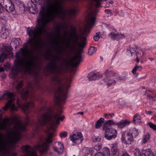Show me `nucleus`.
<instances>
[{"mask_svg": "<svg viewBox=\"0 0 156 156\" xmlns=\"http://www.w3.org/2000/svg\"><path fill=\"white\" fill-rule=\"evenodd\" d=\"M14 96L13 94L11 92H7L5 93L3 95V97L4 99H10L8 102L6 103L5 106L3 107L2 109H0L1 110V119L3 120L4 118H2V115L3 114L5 111H7L8 109H9L11 112H12L15 111H17L18 110V107L16 106L15 104V99L13 98ZM21 101L20 99L18 98L17 100L16 104L17 106L20 108H22L23 110L25 112L26 115V122L25 124H23L20 121H19L18 118L16 117H14L12 118L7 117L8 119H15L13 123H11L9 126V127L12 124L14 125L13 127L15 126L16 124L20 122L22 125H24L25 126V129H26V126L28 124L30 123V117L27 115V114L30 112L29 108H33L34 106V102L32 101H31L30 102L25 104V105L21 104Z\"/></svg>", "mask_w": 156, "mask_h": 156, "instance_id": "nucleus-1", "label": "nucleus"}, {"mask_svg": "<svg viewBox=\"0 0 156 156\" xmlns=\"http://www.w3.org/2000/svg\"><path fill=\"white\" fill-rule=\"evenodd\" d=\"M30 50L27 47L21 48L16 55L14 65L9 74L10 77L14 78L20 71L29 72L34 64L31 57L28 56Z\"/></svg>", "mask_w": 156, "mask_h": 156, "instance_id": "nucleus-2", "label": "nucleus"}, {"mask_svg": "<svg viewBox=\"0 0 156 156\" xmlns=\"http://www.w3.org/2000/svg\"><path fill=\"white\" fill-rule=\"evenodd\" d=\"M62 113V112L60 110L51 115L50 109L47 107H44L41 109L39 112L37 123H34L38 127L39 125L44 126L48 123L50 125L51 129L54 130L57 127V125L59 124L60 120L62 121L64 119V115L60 117Z\"/></svg>", "mask_w": 156, "mask_h": 156, "instance_id": "nucleus-3", "label": "nucleus"}, {"mask_svg": "<svg viewBox=\"0 0 156 156\" xmlns=\"http://www.w3.org/2000/svg\"><path fill=\"white\" fill-rule=\"evenodd\" d=\"M63 71L62 67L60 68L57 67L56 69V74L53 78V81L55 84L57 88L56 94H58L56 99L60 103H62L65 101V100L67 98V89L70 86V78H69L63 84V79L60 74Z\"/></svg>", "mask_w": 156, "mask_h": 156, "instance_id": "nucleus-4", "label": "nucleus"}, {"mask_svg": "<svg viewBox=\"0 0 156 156\" xmlns=\"http://www.w3.org/2000/svg\"><path fill=\"white\" fill-rule=\"evenodd\" d=\"M53 133H48L47 137L40 138L38 144L35 146L34 149L27 145L22 147V156H37L34 150H39L41 153L47 151L49 149V144L52 142L51 138L55 136Z\"/></svg>", "mask_w": 156, "mask_h": 156, "instance_id": "nucleus-5", "label": "nucleus"}, {"mask_svg": "<svg viewBox=\"0 0 156 156\" xmlns=\"http://www.w3.org/2000/svg\"><path fill=\"white\" fill-rule=\"evenodd\" d=\"M133 153L134 156H156L150 148L143 149L140 151L139 148L136 147L134 148Z\"/></svg>", "mask_w": 156, "mask_h": 156, "instance_id": "nucleus-6", "label": "nucleus"}, {"mask_svg": "<svg viewBox=\"0 0 156 156\" xmlns=\"http://www.w3.org/2000/svg\"><path fill=\"white\" fill-rule=\"evenodd\" d=\"M121 140L123 143L130 144H132L133 142V136L129 132L123 131L122 133Z\"/></svg>", "mask_w": 156, "mask_h": 156, "instance_id": "nucleus-7", "label": "nucleus"}, {"mask_svg": "<svg viewBox=\"0 0 156 156\" xmlns=\"http://www.w3.org/2000/svg\"><path fill=\"white\" fill-rule=\"evenodd\" d=\"M69 139L74 144H79L83 140V135L81 132L76 133L69 136Z\"/></svg>", "mask_w": 156, "mask_h": 156, "instance_id": "nucleus-8", "label": "nucleus"}, {"mask_svg": "<svg viewBox=\"0 0 156 156\" xmlns=\"http://www.w3.org/2000/svg\"><path fill=\"white\" fill-rule=\"evenodd\" d=\"M104 75L106 77L105 81L107 83L108 86L109 87L112 84L115 83V80H112L111 78L113 76V72L111 70H107L104 73Z\"/></svg>", "mask_w": 156, "mask_h": 156, "instance_id": "nucleus-9", "label": "nucleus"}, {"mask_svg": "<svg viewBox=\"0 0 156 156\" xmlns=\"http://www.w3.org/2000/svg\"><path fill=\"white\" fill-rule=\"evenodd\" d=\"M105 130V137L107 139L111 140L117 137L118 133L116 129L111 128H108Z\"/></svg>", "mask_w": 156, "mask_h": 156, "instance_id": "nucleus-10", "label": "nucleus"}, {"mask_svg": "<svg viewBox=\"0 0 156 156\" xmlns=\"http://www.w3.org/2000/svg\"><path fill=\"white\" fill-rule=\"evenodd\" d=\"M64 148L63 144L60 142H55L53 147V150L58 154L62 153L63 152Z\"/></svg>", "mask_w": 156, "mask_h": 156, "instance_id": "nucleus-11", "label": "nucleus"}, {"mask_svg": "<svg viewBox=\"0 0 156 156\" xmlns=\"http://www.w3.org/2000/svg\"><path fill=\"white\" fill-rule=\"evenodd\" d=\"M4 4L6 7V10L9 12H13L15 10V6L10 0H4Z\"/></svg>", "mask_w": 156, "mask_h": 156, "instance_id": "nucleus-12", "label": "nucleus"}, {"mask_svg": "<svg viewBox=\"0 0 156 156\" xmlns=\"http://www.w3.org/2000/svg\"><path fill=\"white\" fill-rule=\"evenodd\" d=\"M110 37L112 39L118 41L119 39H122L125 38L127 35L126 34H122L121 33H111L109 34Z\"/></svg>", "mask_w": 156, "mask_h": 156, "instance_id": "nucleus-13", "label": "nucleus"}, {"mask_svg": "<svg viewBox=\"0 0 156 156\" xmlns=\"http://www.w3.org/2000/svg\"><path fill=\"white\" fill-rule=\"evenodd\" d=\"M94 156H111L110 149L107 147H104L102 152H97Z\"/></svg>", "mask_w": 156, "mask_h": 156, "instance_id": "nucleus-14", "label": "nucleus"}, {"mask_svg": "<svg viewBox=\"0 0 156 156\" xmlns=\"http://www.w3.org/2000/svg\"><path fill=\"white\" fill-rule=\"evenodd\" d=\"M130 123V121L128 120H121L119 122H116L115 125L117 126L118 128L122 129L129 125Z\"/></svg>", "mask_w": 156, "mask_h": 156, "instance_id": "nucleus-15", "label": "nucleus"}, {"mask_svg": "<svg viewBox=\"0 0 156 156\" xmlns=\"http://www.w3.org/2000/svg\"><path fill=\"white\" fill-rule=\"evenodd\" d=\"M82 58L79 53L76 54L73 58L72 62L75 66H76L81 62Z\"/></svg>", "mask_w": 156, "mask_h": 156, "instance_id": "nucleus-16", "label": "nucleus"}, {"mask_svg": "<svg viewBox=\"0 0 156 156\" xmlns=\"http://www.w3.org/2000/svg\"><path fill=\"white\" fill-rule=\"evenodd\" d=\"M102 76L101 74L92 72L89 74L88 78L89 80H95L97 78L102 77Z\"/></svg>", "mask_w": 156, "mask_h": 156, "instance_id": "nucleus-17", "label": "nucleus"}, {"mask_svg": "<svg viewBox=\"0 0 156 156\" xmlns=\"http://www.w3.org/2000/svg\"><path fill=\"white\" fill-rule=\"evenodd\" d=\"M0 36L3 39H5L9 35V30L8 29L2 27L1 29L0 32Z\"/></svg>", "mask_w": 156, "mask_h": 156, "instance_id": "nucleus-18", "label": "nucleus"}, {"mask_svg": "<svg viewBox=\"0 0 156 156\" xmlns=\"http://www.w3.org/2000/svg\"><path fill=\"white\" fill-rule=\"evenodd\" d=\"M116 122H115L113 120H110L105 122L104 124L103 129L104 130H106L108 129V128L112 125H115Z\"/></svg>", "mask_w": 156, "mask_h": 156, "instance_id": "nucleus-19", "label": "nucleus"}, {"mask_svg": "<svg viewBox=\"0 0 156 156\" xmlns=\"http://www.w3.org/2000/svg\"><path fill=\"white\" fill-rule=\"evenodd\" d=\"M21 41L20 38H14L12 41V44L14 45L15 48L21 44Z\"/></svg>", "mask_w": 156, "mask_h": 156, "instance_id": "nucleus-20", "label": "nucleus"}, {"mask_svg": "<svg viewBox=\"0 0 156 156\" xmlns=\"http://www.w3.org/2000/svg\"><path fill=\"white\" fill-rule=\"evenodd\" d=\"M82 152L84 156H87L89 154H92V149L88 147L83 148L82 150Z\"/></svg>", "mask_w": 156, "mask_h": 156, "instance_id": "nucleus-21", "label": "nucleus"}, {"mask_svg": "<svg viewBox=\"0 0 156 156\" xmlns=\"http://www.w3.org/2000/svg\"><path fill=\"white\" fill-rule=\"evenodd\" d=\"M28 94V90L26 88H24L22 90L20 93V95L22 98L23 100H25L27 98Z\"/></svg>", "mask_w": 156, "mask_h": 156, "instance_id": "nucleus-22", "label": "nucleus"}, {"mask_svg": "<svg viewBox=\"0 0 156 156\" xmlns=\"http://www.w3.org/2000/svg\"><path fill=\"white\" fill-rule=\"evenodd\" d=\"M117 143H115L112 144V146L111 148V151L113 155L116 154L118 152Z\"/></svg>", "mask_w": 156, "mask_h": 156, "instance_id": "nucleus-23", "label": "nucleus"}, {"mask_svg": "<svg viewBox=\"0 0 156 156\" xmlns=\"http://www.w3.org/2000/svg\"><path fill=\"white\" fill-rule=\"evenodd\" d=\"M150 135L148 133L145 134L142 140V143L143 144H144L150 140Z\"/></svg>", "mask_w": 156, "mask_h": 156, "instance_id": "nucleus-24", "label": "nucleus"}, {"mask_svg": "<svg viewBox=\"0 0 156 156\" xmlns=\"http://www.w3.org/2000/svg\"><path fill=\"white\" fill-rule=\"evenodd\" d=\"M104 121V119L103 118H100L96 122L95 128L98 129L100 128L102 125V123Z\"/></svg>", "mask_w": 156, "mask_h": 156, "instance_id": "nucleus-25", "label": "nucleus"}, {"mask_svg": "<svg viewBox=\"0 0 156 156\" xmlns=\"http://www.w3.org/2000/svg\"><path fill=\"white\" fill-rule=\"evenodd\" d=\"M133 121L135 122H139L141 121V117L139 113H137L134 116Z\"/></svg>", "mask_w": 156, "mask_h": 156, "instance_id": "nucleus-26", "label": "nucleus"}, {"mask_svg": "<svg viewBox=\"0 0 156 156\" xmlns=\"http://www.w3.org/2000/svg\"><path fill=\"white\" fill-rule=\"evenodd\" d=\"M97 50V48L93 46L91 47L89 50L88 54L89 55H92L95 53Z\"/></svg>", "mask_w": 156, "mask_h": 156, "instance_id": "nucleus-27", "label": "nucleus"}, {"mask_svg": "<svg viewBox=\"0 0 156 156\" xmlns=\"http://www.w3.org/2000/svg\"><path fill=\"white\" fill-rule=\"evenodd\" d=\"M143 69L142 67L141 66H136L132 70V73L133 74H135L136 70L140 71Z\"/></svg>", "mask_w": 156, "mask_h": 156, "instance_id": "nucleus-28", "label": "nucleus"}, {"mask_svg": "<svg viewBox=\"0 0 156 156\" xmlns=\"http://www.w3.org/2000/svg\"><path fill=\"white\" fill-rule=\"evenodd\" d=\"M138 47L136 46H134L133 47L130 48L129 51L131 53L132 55V53H134L135 52L137 53L138 52V50H137Z\"/></svg>", "mask_w": 156, "mask_h": 156, "instance_id": "nucleus-29", "label": "nucleus"}, {"mask_svg": "<svg viewBox=\"0 0 156 156\" xmlns=\"http://www.w3.org/2000/svg\"><path fill=\"white\" fill-rule=\"evenodd\" d=\"M23 82L22 81H20L17 84L16 86V89L17 91L19 93L20 92V89L22 87L23 85Z\"/></svg>", "mask_w": 156, "mask_h": 156, "instance_id": "nucleus-30", "label": "nucleus"}, {"mask_svg": "<svg viewBox=\"0 0 156 156\" xmlns=\"http://www.w3.org/2000/svg\"><path fill=\"white\" fill-rule=\"evenodd\" d=\"M130 133L132 134L133 136H137L138 134V130L135 129H132L131 132Z\"/></svg>", "mask_w": 156, "mask_h": 156, "instance_id": "nucleus-31", "label": "nucleus"}, {"mask_svg": "<svg viewBox=\"0 0 156 156\" xmlns=\"http://www.w3.org/2000/svg\"><path fill=\"white\" fill-rule=\"evenodd\" d=\"M78 9H71L70 10L69 12V14L72 15H74L77 12Z\"/></svg>", "mask_w": 156, "mask_h": 156, "instance_id": "nucleus-32", "label": "nucleus"}, {"mask_svg": "<svg viewBox=\"0 0 156 156\" xmlns=\"http://www.w3.org/2000/svg\"><path fill=\"white\" fill-rule=\"evenodd\" d=\"M92 141L94 142H99L101 140V137L99 136H94L92 138Z\"/></svg>", "mask_w": 156, "mask_h": 156, "instance_id": "nucleus-33", "label": "nucleus"}, {"mask_svg": "<svg viewBox=\"0 0 156 156\" xmlns=\"http://www.w3.org/2000/svg\"><path fill=\"white\" fill-rule=\"evenodd\" d=\"M59 136L61 138H65L67 136V133L66 132H62L59 134Z\"/></svg>", "mask_w": 156, "mask_h": 156, "instance_id": "nucleus-34", "label": "nucleus"}, {"mask_svg": "<svg viewBox=\"0 0 156 156\" xmlns=\"http://www.w3.org/2000/svg\"><path fill=\"white\" fill-rule=\"evenodd\" d=\"M102 147V145L101 144L98 143L96 144L95 146L94 147V148L96 150H100Z\"/></svg>", "mask_w": 156, "mask_h": 156, "instance_id": "nucleus-35", "label": "nucleus"}, {"mask_svg": "<svg viewBox=\"0 0 156 156\" xmlns=\"http://www.w3.org/2000/svg\"><path fill=\"white\" fill-rule=\"evenodd\" d=\"M100 33H97L96 35L94 37V39L95 41H98L100 37Z\"/></svg>", "mask_w": 156, "mask_h": 156, "instance_id": "nucleus-36", "label": "nucleus"}, {"mask_svg": "<svg viewBox=\"0 0 156 156\" xmlns=\"http://www.w3.org/2000/svg\"><path fill=\"white\" fill-rule=\"evenodd\" d=\"M148 125L150 128L154 130H156V125H155L151 122L149 123Z\"/></svg>", "mask_w": 156, "mask_h": 156, "instance_id": "nucleus-37", "label": "nucleus"}, {"mask_svg": "<svg viewBox=\"0 0 156 156\" xmlns=\"http://www.w3.org/2000/svg\"><path fill=\"white\" fill-rule=\"evenodd\" d=\"M105 12L110 16L112 15V12L111 10L110 9H106L105 10Z\"/></svg>", "mask_w": 156, "mask_h": 156, "instance_id": "nucleus-38", "label": "nucleus"}, {"mask_svg": "<svg viewBox=\"0 0 156 156\" xmlns=\"http://www.w3.org/2000/svg\"><path fill=\"white\" fill-rule=\"evenodd\" d=\"M103 27H106L108 29H110V28L111 27V26L109 24H106V23H103Z\"/></svg>", "mask_w": 156, "mask_h": 156, "instance_id": "nucleus-39", "label": "nucleus"}, {"mask_svg": "<svg viewBox=\"0 0 156 156\" xmlns=\"http://www.w3.org/2000/svg\"><path fill=\"white\" fill-rule=\"evenodd\" d=\"M118 14L121 16H124V12L122 10H120L118 12Z\"/></svg>", "mask_w": 156, "mask_h": 156, "instance_id": "nucleus-40", "label": "nucleus"}, {"mask_svg": "<svg viewBox=\"0 0 156 156\" xmlns=\"http://www.w3.org/2000/svg\"><path fill=\"white\" fill-rule=\"evenodd\" d=\"M152 49L151 47L149 46L146 47L145 48V51H150Z\"/></svg>", "mask_w": 156, "mask_h": 156, "instance_id": "nucleus-41", "label": "nucleus"}, {"mask_svg": "<svg viewBox=\"0 0 156 156\" xmlns=\"http://www.w3.org/2000/svg\"><path fill=\"white\" fill-rule=\"evenodd\" d=\"M71 38V34H70L69 35V36L68 37V38L67 39V40L69 42L68 44H69L70 43V42L69 41L70 40Z\"/></svg>", "mask_w": 156, "mask_h": 156, "instance_id": "nucleus-42", "label": "nucleus"}, {"mask_svg": "<svg viewBox=\"0 0 156 156\" xmlns=\"http://www.w3.org/2000/svg\"><path fill=\"white\" fill-rule=\"evenodd\" d=\"M146 113L148 115H150L152 113V112L151 111H146Z\"/></svg>", "mask_w": 156, "mask_h": 156, "instance_id": "nucleus-43", "label": "nucleus"}, {"mask_svg": "<svg viewBox=\"0 0 156 156\" xmlns=\"http://www.w3.org/2000/svg\"><path fill=\"white\" fill-rule=\"evenodd\" d=\"M3 10V8L2 5L0 4V13L2 12Z\"/></svg>", "mask_w": 156, "mask_h": 156, "instance_id": "nucleus-44", "label": "nucleus"}, {"mask_svg": "<svg viewBox=\"0 0 156 156\" xmlns=\"http://www.w3.org/2000/svg\"><path fill=\"white\" fill-rule=\"evenodd\" d=\"M4 68L2 66H0V73L4 71Z\"/></svg>", "mask_w": 156, "mask_h": 156, "instance_id": "nucleus-45", "label": "nucleus"}, {"mask_svg": "<svg viewBox=\"0 0 156 156\" xmlns=\"http://www.w3.org/2000/svg\"><path fill=\"white\" fill-rule=\"evenodd\" d=\"M122 156H129V155L126 152H125L123 154Z\"/></svg>", "mask_w": 156, "mask_h": 156, "instance_id": "nucleus-46", "label": "nucleus"}, {"mask_svg": "<svg viewBox=\"0 0 156 156\" xmlns=\"http://www.w3.org/2000/svg\"><path fill=\"white\" fill-rule=\"evenodd\" d=\"M151 99L153 101H156V96L154 97H151Z\"/></svg>", "mask_w": 156, "mask_h": 156, "instance_id": "nucleus-47", "label": "nucleus"}, {"mask_svg": "<svg viewBox=\"0 0 156 156\" xmlns=\"http://www.w3.org/2000/svg\"><path fill=\"white\" fill-rule=\"evenodd\" d=\"M108 114H104V117L105 118H106V119H108Z\"/></svg>", "mask_w": 156, "mask_h": 156, "instance_id": "nucleus-48", "label": "nucleus"}, {"mask_svg": "<svg viewBox=\"0 0 156 156\" xmlns=\"http://www.w3.org/2000/svg\"><path fill=\"white\" fill-rule=\"evenodd\" d=\"M109 115L111 117H113L114 116V113H111L109 114Z\"/></svg>", "mask_w": 156, "mask_h": 156, "instance_id": "nucleus-49", "label": "nucleus"}, {"mask_svg": "<svg viewBox=\"0 0 156 156\" xmlns=\"http://www.w3.org/2000/svg\"><path fill=\"white\" fill-rule=\"evenodd\" d=\"M50 156H57L55 155L52 152H51L50 153Z\"/></svg>", "mask_w": 156, "mask_h": 156, "instance_id": "nucleus-50", "label": "nucleus"}, {"mask_svg": "<svg viewBox=\"0 0 156 156\" xmlns=\"http://www.w3.org/2000/svg\"><path fill=\"white\" fill-rule=\"evenodd\" d=\"M77 114H80L81 115H83V112H78L77 113Z\"/></svg>", "mask_w": 156, "mask_h": 156, "instance_id": "nucleus-51", "label": "nucleus"}, {"mask_svg": "<svg viewBox=\"0 0 156 156\" xmlns=\"http://www.w3.org/2000/svg\"><path fill=\"white\" fill-rule=\"evenodd\" d=\"M109 3L111 4H113L114 2L112 1L111 0L109 2Z\"/></svg>", "mask_w": 156, "mask_h": 156, "instance_id": "nucleus-52", "label": "nucleus"}, {"mask_svg": "<svg viewBox=\"0 0 156 156\" xmlns=\"http://www.w3.org/2000/svg\"><path fill=\"white\" fill-rule=\"evenodd\" d=\"M31 0V2H37L38 1V0Z\"/></svg>", "mask_w": 156, "mask_h": 156, "instance_id": "nucleus-53", "label": "nucleus"}, {"mask_svg": "<svg viewBox=\"0 0 156 156\" xmlns=\"http://www.w3.org/2000/svg\"><path fill=\"white\" fill-rule=\"evenodd\" d=\"M5 17L4 16H2V17L0 16V18L1 19H2V20L5 19Z\"/></svg>", "mask_w": 156, "mask_h": 156, "instance_id": "nucleus-54", "label": "nucleus"}, {"mask_svg": "<svg viewBox=\"0 0 156 156\" xmlns=\"http://www.w3.org/2000/svg\"><path fill=\"white\" fill-rule=\"evenodd\" d=\"M148 59L151 61H152L154 60V59L153 58H148Z\"/></svg>", "mask_w": 156, "mask_h": 156, "instance_id": "nucleus-55", "label": "nucleus"}, {"mask_svg": "<svg viewBox=\"0 0 156 156\" xmlns=\"http://www.w3.org/2000/svg\"><path fill=\"white\" fill-rule=\"evenodd\" d=\"M67 33L66 32H65L64 33V36L65 37H66Z\"/></svg>", "mask_w": 156, "mask_h": 156, "instance_id": "nucleus-56", "label": "nucleus"}, {"mask_svg": "<svg viewBox=\"0 0 156 156\" xmlns=\"http://www.w3.org/2000/svg\"><path fill=\"white\" fill-rule=\"evenodd\" d=\"M145 54H146V53L145 51H144L143 52V53H142V55H145Z\"/></svg>", "mask_w": 156, "mask_h": 156, "instance_id": "nucleus-57", "label": "nucleus"}, {"mask_svg": "<svg viewBox=\"0 0 156 156\" xmlns=\"http://www.w3.org/2000/svg\"><path fill=\"white\" fill-rule=\"evenodd\" d=\"M136 61H137V62H139V59L138 58H136Z\"/></svg>", "mask_w": 156, "mask_h": 156, "instance_id": "nucleus-58", "label": "nucleus"}, {"mask_svg": "<svg viewBox=\"0 0 156 156\" xmlns=\"http://www.w3.org/2000/svg\"><path fill=\"white\" fill-rule=\"evenodd\" d=\"M34 122L33 121L32 122H31L30 123V124L32 125V124H33Z\"/></svg>", "mask_w": 156, "mask_h": 156, "instance_id": "nucleus-59", "label": "nucleus"}, {"mask_svg": "<svg viewBox=\"0 0 156 156\" xmlns=\"http://www.w3.org/2000/svg\"><path fill=\"white\" fill-rule=\"evenodd\" d=\"M154 116L155 117H156V114H155L154 115Z\"/></svg>", "mask_w": 156, "mask_h": 156, "instance_id": "nucleus-60", "label": "nucleus"}, {"mask_svg": "<svg viewBox=\"0 0 156 156\" xmlns=\"http://www.w3.org/2000/svg\"><path fill=\"white\" fill-rule=\"evenodd\" d=\"M108 6H108V4H107V5H106V6L107 7H108Z\"/></svg>", "mask_w": 156, "mask_h": 156, "instance_id": "nucleus-61", "label": "nucleus"}, {"mask_svg": "<svg viewBox=\"0 0 156 156\" xmlns=\"http://www.w3.org/2000/svg\"><path fill=\"white\" fill-rule=\"evenodd\" d=\"M73 35H78L76 34H75Z\"/></svg>", "mask_w": 156, "mask_h": 156, "instance_id": "nucleus-62", "label": "nucleus"}, {"mask_svg": "<svg viewBox=\"0 0 156 156\" xmlns=\"http://www.w3.org/2000/svg\"><path fill=\"white\" fill-rule=\"evenodd\" d=\"M58 34L59 35V34H60V32H59V31H58Z\"/></svg>", "mask_w": 156, "mask_h": 156, "instance_id": "nucleus-63", "label": "nucleus"}, {"mask_svg": "<svg viewBox=\"0 0 156 156\" xmlns=\"http://www.w3.org/2000/svg\"><path fill=\"white\" fill-rule=\"evenodd\" d=\"M33 8H31V7H30V8H29V9H32Z\"/></svg>", "mask_w": 156, "mask_h": 156, "instance_id": "nucleus-64", "label": "nucleus"}]
</instances>
